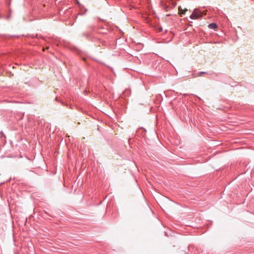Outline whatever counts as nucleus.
<instances>
[{
    "label": "nucleus",
    "instance_id": "4",
    "mask_svg": "<svg viewBox=\"0 0 254 254\" xmlns=\"http://www.w3.org/2000/svg\"><path fill=\"white\" fill-rule=\"evenodd\" d=\"M204 73H205V72H203V71H200V72H199L198 73V76H201Z\"/></svg>",
    "mask_w": 254,
    "mask_h": 254
},
{
    "label": "nucleus",
    "instance_id": "6",
    "mask_svg": "<svg viewBox=\"0 0 254 254\" xmlns=\"http://www.w3.org/2000/svg\"><path fill=\"white\" fill-rule=\"evenodd\" d=\"M56 100H58V97H56Z\"/></svg>",
    "mask_w": 254,
    "mask_h": 254
},
{
    "label": "nucleus",
    "instance_id": "1",
    "mask_svg": "<svg viewBox=\"0 0 254 254\" xmlns=\"http://www.w3.org/2000/svg\"><path fill=\"white\" fill-rule=\"evenodd\" d=\"M202 16L201 12L197 9H195L190 17L191 19H196Z\"/></svg>",
    "mask_w": 254,
    "mask_h": 254
},
{
    "label": "nucleus",
    "instance_id": "5",
    "mask_svg": "<svg viewBox=\"0 0 254 254\" xmlns=\"http://www.w3.org/2000/svg\"><path fill=\"white\" fill-rule=\"evenodd\" d=\"M83 35L86 36H87V35L85 34V33H83Z\"/></svg>",
    "mask_w": 254,
    "mask_h": 254
},
{
    "label": "nucleus",
    "instance_id": "2",
    "mask_svg": "<svg viewBox=\"0 0 254 254\" xmlns=\"http://www.w3.org/2000/svg\"><path fill=\"white\" fill-rule=\"evenodd\" d=\"M179 14L181 16L185 14L186 11L188 10L187 8H185L184 10L182 9L181 6L179 7Z\"/></svg>",
    "mask_w": 254,
    "mask_h": 254
},
{
    "label": "nucleus",
    "instance_id": "3",
    "mask_svg": "<svg viewBox=\"0 0 254 254\" xmlns=\"http://www.w3.org/2000/svg\"><path fill=\"white\" fill-rule=\"evenodd\" d=\"M208 27L210 29H215L217 28V25L215 23H211L208 25Z\"/></svg>",
    "mask_w": 254,
    "mask_h": 254
}]
</instances>
